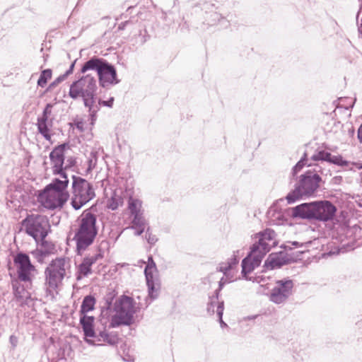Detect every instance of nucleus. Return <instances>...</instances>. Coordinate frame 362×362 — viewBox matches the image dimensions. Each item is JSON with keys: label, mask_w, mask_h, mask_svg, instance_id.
<instances>
[{"label": "nucleus", "mask_w": 362, "mask_h": 362, "mask_svg": "<svg viewBox=\"0 0 362 362\" xmlns=\"http://www.w3.org/2000/svg\"><path fill=\"white\" fill-rule=\"evenodd\" d=\"M276 233L272 229H267L259 234L257 243L253 244L250 254L242 261V274L243 276L252 272L259 267L264 256L276 245Z\"/></svg>", "instance_id": "nucleus-1"}, {"label": "nucleus", "mask_w": 362, "mask_h": 362, "mask_svg": "<svg viewBox=\"0 0 362 362\" xmlns=\"http://www.w3.org/2000/svg\"><path fill=\"white\" fill-rule=\"evenodd\" d=\"M69 183L68 177L53 179L52 182L47 185L39 194L38 201L47 209L62 208L69 197V193L67 191Z\"/></svg>", "instance_id": "nucleus-2"}, {"label": "nucleus", "mask_w": 362, "mask_h": 362, "mask_svg": "<svg viewBox=\"0 0 362 362\" xmlns=\"http://www.w3.org/2000/svg\"><path fill=\"white\" fill-rule=\"evenodd\" d=\"M96 221V216L87 211H83L79 216L73 238L78 255H81L93 243L98 234Z\"/></svg>", "instance_id": "nucleus-3"}, {"label": "nucleus", "mask_w": 362, "mask_h": 362, "mask_svg": "<svg viewBox=\"0 0 362 362\" xmlns=\"http://www.w3.org/2000/svg\"><path fill=\"white\" fill-rule=\"evenodd\" d=\"M71 259L59 257L52 259L45 270V286L49 292L57 291L62 286L64 279L71 275Z\"/></svg>", "instance_id": "nucleus-4"}, {"label": "nucleus", "mask_w": 362, "mask_h": 362, "mask_svg": "<svg viewBox=\"0 0 362 362\" xmlns=\"http://www.w3.org/2000/svg\"><path fill=\"white\" fill-rule=\"evenodd\" d=\"M239 250L233 252V255L228 259L227 262H221L217 267V271L222 272L223 276L219 281L218 289L216 291L215 295L210 298L209 302L207 305V312L209 314H214L216 313L218 315V309L219 307L224 310L223 301L218 300V292L222 289L226 284L233 281L235 279V269L239 262Z\"/></svg>", "instance_id": "nucleus-5"}, {"label": "nucleus", "mask_w": 362, "mask_h": 362, "mask_svg": "<svg viewBox=\"0 0 362 362\" xmlns=\"http://www.w3.org/2000/svg\"><path fill=\"white\" fill-rule=\"evenodd\" d=\"M321 181V177L316 173L306 172L300 176L296 187L286 195L287 203L292 204L300 199L313 196L317 192Z\"/></svg>", "instance_id": "nucleus-6"}, {"label": "nucleus", "mask_w": 362, "mask_h": 362, "mask_svg": "<svg viewBox=\"0 0 362 362\" xmlns=\"http://www.w3.org/2000/svg\"><path fill=\"white\" fill-rule=\"evenodd\" d=\"M113 309L115 314L111 324L113 327H118L121 325H130L138 308L132 298L122 295L115 300Z\"/></svg>", "instance_id": "nucleus-7"}, {"label": "nucleus", "mask_w": 362, "mask_h": 362, "mask_svg": "<svg viewBox=\"0 0 362 362\" xmlns=\"http://www.w3.org/2000/svg\"><path fill=\"white\" fill-rule=\"evenodd\" d=\"M71 189V205L76 210L82 208L95 196L92 185L86 179L76 175L72 176Z\"/></svg>", "instance_id": "nucleus-8"}, {"label": "nucleus", "mask_w": 362, "mask_h": 362, "mask_svg": "<svg viewBox=\"0 0 362 362\" xmlns=\"http://www.w3.org/2000/svg\"><path fill=\"white\" fill-rule=\"evenodd\" d=\"M22 226L25 233L36 241L42 240L46 238L49 227L47 218L40 214L28 215L23 220Z\"/></svg>", "instance_id": "nucleus-9"}, {"label": "nucleus", "mask_w": 362, "mask_h": 362, "mask_svg": "<svg viewBox=\"0 0 362 362\" xmlns=\"http://www.w3.org/2000/svg\"><path fill=\"white\" fill-rule=\"evenodd\" d=\"M97 89L96 79L87 74L71 84L69 95L74 100L79 98L83 99L96 93Z\"/></svg>", "instance_id": "nucleus-10"}, {"label": "nucleus", "mask_w": 362, "mask_h": 362, "mask_svg": "<svg viewBox=\"0 0 362 362\" xmlns=\"http://www.w3.org/2000/svg\"><path fill=\"white\" fill-rule=\"evenodd\" d=\"M68 148L67 144H60L54 147L49 155L52 174L58 175L57 178L62 179L64 176L68 177L64 166L65 150Z\"/></svg>", "instance_id": "nucleus-11"}, {"label": "nucleus", "mask_w": 362, "mask_h": 362, "mask_svg": "<svg viewBox=\"0 0 362 362\" xmlns=\"http://www.w3.org/2000/svg\"><path fill=\"white\" fill-rule=\"evenodd\" d=\"M149 296L156 299L159 294L160 284L158 270L152 257H148V264L144 270Z\"/></svg>", "instance_id": "nucleus-12"}, {"label": "nucleus", "mask_w": 362, "mask_h": 362, "mask_svg": "<svg viewBox=\"0 0 362 362\" xmlns=\"http://www.w3.org/2000/svg\"><path fill=\"white\" fill-rule=\"evenodd\" d=\"M14 262L17 267L18 279L21 281L30 283L35 276V268L31 264L28 255L18 253L14 259Z\"/></svg>", "instance_id": "nucleus-13"}, {"label": "nucleus", "mask_w": 362, "mask_h": 362, "mask_svg": "<svg viewBox=\"0 0 362 362\" xmlns=\"http://www.w3.org/2000/svg\"><path fill=\"white\" fill-rule=\"evenodd\" d=\"M293 283L291 280L284 279L276 281L272 289L269 299L274 303H284L292 293Z\"/></svg>", "instance_id": "nucleus-14"}, {"label": "nucleus", "mask_w": 362, "mask_h": 362, "mask_svg": "<svg viewBox=\"0 0 362 362\" xmlns=\"http://www.w3.org/2000/svg\"><path fill=\"white\" fill-rule=\"evenodd\" d=\"M98 76L100 85L103 88L119 83L115 68L106 60L103 64Z\"/></svg>", "instance_id": "nucleus-15"}, {"label": "nucleus", "mask_w": 362, "mask_h": 362, "mask_svg": "<svg viewBox=\"0 0 362 362\" xmlns=\"http://www.w3.org/2000/svg\"><path fill=\"white\" fill-rule=\"evenodd\" d=\"M335 212V206L329 202H314V219L327 221L333 218Z\"/></svg>", "instance_id": "nucleus-16"}, {"label": "nucleus", "mask_w": 362, "mask_h": 362, "mask_svg": "<svg viewBox=\"0 0 362 362\" xmlns=\"http://www.w3.org/2000/svg\"><path fill=\"white\" fill-rule=\"evenodd\" d=\"M99 257H101L100 254L89 255L83 258L81 264H78L76 272V280L80 281L84 277L88 276L92 274V265L96 262Z\"/></svg>", "instance_id": "nucleus-17"}, {"label": "nucleus", "mask_w": 362, "mask_h": 362, "mask_svg": "<svg viewBox=\"0 0 362 362\" xmlns=\"http://www.w3.org/2000/svg\"><path fill=\"white\" fill-rule=\"evenodd\" d=\"M292 216L306 219H314V202L303 203L291 209Z\"/></svg>", "instance_id": "nucleus-18"}, {"label": "nucleus", "mask_w": 362, "mask_h": 362, "mask_svg": "<svg viewBox=\"0 0 362 362\" xmlns=\"http://www.w3.org/2000/svg\"><path fill=\"white\" fill-rule=\"evenodd\" d=\"M95 318L93 316H88L87 315H80V324L82 326L83 331L86 337V341L92 344L93 341L91 339H88V337H95V333L93 329V323Z\"/></svg>", "instance_id": "nucleus-19"}, {"label": "nucleus", "mask_w": 362, "mask_h": 362, "mask_svg": "<svg viewBox=\"0 0 362 362\" xmlns=\"http://www.w3.org/2000/svg\"><path fill=\"white\" fill-rule=\"evenodd\" d=\"M96 93H93L90 96L83 98L84 106L88 108L91 122L93 125L96 119V113L100 110L99 102L96 103Z\"/></svg>", "instance_id": "nucleus-20"}, {"label": "nucleus", "mask_w": 362, "mask_h": 362, "mask_svg": "<svg viewBox=\"0 0 362 362\" xmlns=\"http://www.w3.org/2000/svg\"><path fill=\"white\" fill-rule=\"evenodd\" d=\"M37 127L39 133L48 141L52 139V119L40 118L37 119Z\"/></svg>", "instance_id": "nucleus-21"}, {"label": "nucleus", "mask_w": 362, "mask_h": 362, "mask_svg": "<svg viewBox=\"0 0 362 362\" xmlns=\"http://www.w3.org/2000/svg\"><path fill=\"white\" fill-rule=\"evenodd\" d=\"M105 59L98 57H93L84 63L81 68V73L85 74L88 71L94 70L98 74L104 63Z\"/></svg>", "instance_id": "nucleus-22"}, {"label": "nucleus", "mask_w": 362, "mask_h": 362, "mask_svg": "<svg viewBox=\"0 0 362 362\" xmlns=\"http://www.w3.org/2000/svg\"><path fill=\"white\" fill-rule=\"evenodd\" d=\"M128 209L132 216L144 215L142 202L139 199L130 197L128 200Z\"/></svg>", "instance_id": "nucleus-23"}, {"label": "nucleus", "mask_w": 362, "mask_h": 362, "mask_svg": "<svg viewBox=\"0 0 362 362\" xmlns=\"http://www.w3.org/2000/svg\"><path fill=\"white\" fill-rule=\"evenodd\" d=\"M95 298L90 295L84 297L80 310V315H86L87 313L94 310Z\"/></svg>", "instance_id": "nucleus-24"}, {"label": "nucleus", "mask_w": 362, "mask_h": 362, "mask_svg": "<svg viewBox=\"0 0 362 362\" xmlns=\"http://www.w3.org/2000/svg\"><path fill=\"white\" fill-rule=\"evenodd\" d=\"M284 264L280 255L278 254H271L264 263V266L268 269L279 268Z\"/></svg>", "instance_id": "nucleus-25"}, {"label": "nucleus", "mask_w": 362, "mask_h": 362, "mask_svg": "<svg viewBox=\"0 0 362 362\" xmlns=\"http://www.w3.org/2000/svg\"><path fill=\"white\" fill-rule=\"evenodd\" d=\"M74 61L70 66L69 69L62 75L57 77L52 83H51L48 87V90H52L54 88L57 86H58L61 82L64 81L66 78L71 74L73 72V69L75 64Z\"/></svg>", "instance_id": "nucleus-26"}, {"label": "nucleus", "mask_w": 362, "mask_h": 362, "mask_svg": "<svg viewBox=\"0 0 362 362\" xmlns=\"http://www.w3.org/2000/svg\"><path fill=\"white\" fill-rule=\"evenodd\" d=\"M146 225V221L144 215H137L132 216V226L128 228H145Z\"/></svg>", "instance_id": "nucleus-27"}, {"label": "nucleus", "mask_w": 362, "mask_h": 362, "mask_svg": "<svg viewBox=\"0 0 362 362\" xmlns=\"http://www.w3.org/2000/svg\"><path fill=\"white\" fill-rule=\"evenodd\" d=\"M51 69H48L42 71L37 81V85L40 87H44L47 84L48 79L51 78Z\"/></svg>", "instance_id": "nucleus-28"}, {"label": "nucleus", "mask_w": 362, "mask_h": 362, "mask_svg": "<svg viewBox=\"0 0 362 362\" xmlns=\"http://www.w3.org/2000/svg\"><path fill=\"white\" fill-rule=\"evenodd\" d=\"M327 162L333 164H336L340 166H347L349 163L348 161L344 160L340 156H332L329 153V158H328Z\"/></svg>", "instance_id": "nucleus-29"}, {"label": "nucleus", "mask_w": 362, "mask_h": 362, "mask_svg": "<svg viewBox=\"0 0 362 362\" xmlns=\"http://www.w3.org/2000/svg\"><path fill=\"white\" fill-rule=\"evenodd\" d=\"M329 158V153L325 151H320L312 156L313 160L327 161Z\"/></svg>", "instance_id": "nucleus-30"}, {"label": "nucleus", "mask_w": 362, "mask_h": 362, "mask_svg": "<svg viewBox=\"0 0 362 362\" xmlns=\"http://www.w3.org/2000/svg\"><path fill=\"white\" fill-rule=\"evenodd\" d=\"M145 238L148 242V244L151 245H153L156 244V243L158 241V238L156 235L153 234L150 228H147L146 230Z\"/></svg>", "instance_id": "nucleus-31"}, {"label": "nucleus", "mask_w": 362, "mask_h": 362, "mask_svg": "<svg viewBox=\"0 0 362 362\" xmlns=\"http://www.w3.org/2000/svg\"><path fill=\"white\" fill-rule=\"evenodd\" d=\"M122 204L120 197H112L108 204V207L112 210L117 209L119 204Z\"/></svg>", "instance_id": "nucleus-32"}, {"label": "nucleus", "mask_w": 362, "mask_h": 362, "mask_svg": "<svg viewBox=\"0 0 362 362\" xmlns=\"http://www.w3.org/2000/svg\"><path fill=\"white\" fill-rule=\"evenodd\" d=\"M13 293L16 298H23V293L25 292V289L23 286H17L16 284H13Z\"/></svg>", "instance_id": "nucleus-33"}, {"label": "nucleus", "mask_w": 362, "mask_h": 362, "mask_svg": "<svg viewBox=\"0 0 362 362\" xmlns=\"http://www.w3.org/2000/svg\"><path fill=\"white\" fill-rule=\"evenodd\" d=\"M52 104H50V103L47 104V105L45 106V109L43 110V112H42V115L40 116L39 117L40 118H47V119H49V117L52 114Z\"/></svg>", "instance_id": "nucleus-34"}, {"label": "nucleus", "mask_w": 362, "mask_h": 362, "mask_svg": "<svg viewBox=\"0 0 362 362\" xmlns=\"http://www.w3.org/2000/svg\"><path fill=\"white\" fill-rule=\"evenodd\" d=\"M305 165V158H302L297 164L293 167V174L298 173L302 168Z\"/></svg>", "instance_id": "nucleus-35"}, {"label": "nucleus", "mask_w": 362, "mask_h": 362, "mask_svg": "<svg viewBox=\"0 0 362 362\" xmlns=\"http://www.w3.org/2000/svg\"><path fill=\"white\" fill-rule=\"evenodd\" d=\"M305 165V158H302L297 164L293 167V174L298 173L302 168Z\"/></svg>", "instance_id": "nucleus-36"}, {"label": "nucleus", "mask_w": 362, "mask_h": 362, "mask_svg": "<svg viewBox=\"0 0 362 362\" xmlns=\"http://www.w3.org/2000/svg\"><path fill=\"white\" fill-rule=\"evenodd\" d=\"M64 163H65L64 169L66 171L69 168H70L76 165V159L74 157H69L67 158L66 162Z\"/></svg>", "instance_id": "nucleus-37"}, {"label": "nucleus", "mask_w": 362, "mask_h": 362, "mask_svg": "<svg viewBox=\"0 0 362 362\" xmlns=\"http://www.w3.org/2000/svg\"><path fill=\"white\" fill-rule=\"evenodd\" d=\"M223 308H221V307H219V308L218 309V315H217V316H218V321H219V322H220V325H221V327L222 328L227 327V324H226V323H225V322H223V319H222V317H223Z\"/></svg>", "instance_id": "nucleus-38"}, {"label": "nucleus", "mask_w": 362, "mask_h": 362, "mask_svg": "<svg viewBox=\"0 0 362 362\" xmlns=\"http://www.w3.org/2000/svg\"><path fill=\"white\" fill-rule=\"evenodd\" d=\"M114 98H110L108 100H102L99 99V105L100 106L102 105L103 106L111 107L113 105Z\"/></svg>", "instance_id": "nucleus-39"}, {"label": "nucleus", "mask_w": 362, "mask_h": 362, "mask_svg": "<svg viewBox=\"0 0 362 362\" xmlns=\"http://www.w3.org/2000/svg\"><path fill=\"white\" fill-rule=\"evenodd\" d=\"M133 230L135 235H141L145 230V228H126L124 230Z\"/></svg>", "instance_id": "nucleus-40"}, {"label": "nucleus", "mask_w": 362, "mask_h": 362, "mask_svg": "<svg viewBox=\"0 0 362 362\" xmlns=\"http://www.w3.org/2000/svg\"><path fill=\"white\" fill-rule=\"evenodd\" d=\"M32 254L36 257H39L40 259H42L45 256L44 252L42 250H35L33 252H32Z\"/></svg>", "instance_id": "nucleus-41"}, {"label": "nucleus", "mask_w": 362, "mask_h": 362, "mask_svg": "<svg viewBox=\"0 0 362 362\" xmlns=\"http://www.w3.org/2000/svg\"><path fill=\"white\" fill-rule=\"evenodd\" d=\"M76 127L81 132H83L84 131L83 122L82 121L77 122L76 123Z\"/></svg>", "instance_id": "nucleus-42"}, {"label": "nucleus", "mask_w": 362, "mask_h": 362, "mask_svg": "<svg viewBox=\"0 0 362 362\" xmlns=\"http://www.w3.org/2000/svg\"><path fill=\"white\" fill-rule=\"evenodd\" d=\"M358 139L361 143H362V124L358 129Z\"/></svg>", "instance_id": "nucleus-43"}, {"label": "nucleus", "mask_w": 362, "mask_h": 362, "mask_svg": "<svg viewBox=\"0 0 362 362\" xmlns=\"http://www.w3.org/2000/svg\"><path fill=\"white\" fill-rule=\"evenodd\" d=\"M212 16L214 17V21L218 20V21L221 19H223V18H221V15L217 13H214V14H212Z\"/></svg>", "instance_id": "nucleus-44"}, {"label": "nucleus", "mask_w": 362, "mask_h": 362, "mask_svg": "<svg viewBox=\"0 0 362 362\" xmlns=\"http://www.w3.org/2000/svg\"><path fill=\"white\" fill-rule=\"evenodd\" d=\"M129 23V21H125L124 23H122L119 25V29H124L125 25Z\"/></svg>", "instance_id": "nucleus-45"}, {"label": "nucleus", "mask_w": 362, "mask_h": 362, "mask_svg": "<svg viewBox=\"0 0 362 362\" xmlns=\"http://www.w3.org/2000/svg\"><path fill=\"white\" fill-rule=\"evenodd\" d=\"M10 341L15 346V342L16 341V337L13 336V335L11 336L10 337Z\"/></svg>", "instance_id": "nucleus-46"}, {"label": "nucleus", "mask_w": 362, "mask_h": 362, "mask_svg": "<svg viewBox=\"0 0 362 362\" xmlns=\"http://www.w3.org/2000/svg\"><path fill=\"white\" fill-rule=\"evenodd\" d=\"M101 337H103L105 339V337H107V334H105V333H101Z\"/></svg>", "instance_id": "nucleus-47"}, {"label": "nucleus", "mask_w": 362, "mask_h": 362, "mask_svg": "<svg viewBox=\"0 0 362 362\" xmlns=\"http://www.w3.org/2000/svg\"><path fill=\"white\" fill-rule=\"evenodd\" d=\"M148 297L151 298V301H149V302H148V304H151V301H152L153 299H152L149 296H148Z\"/></svg>", "instance_id": "nucleus-48"}, {"label": "nucleus", "mask_w": 362, "mask_h": 362, "mask_svg": "<svg viewBox=\"0 0 362 362\" xmlns=\"http://www.w3.org/2000/svg\"><path fill=\"white\" fill-rule=\"evenodd\" d=\"M148 297L151 298V301H149V302H148V304H151V301H152L153 299H152L149 296H148Z\"/></svg>", "instance_id": "nucleus-49"}, {"label": "nucleus", "mask_w": 362, "mask_h": 362, "mask_svg": "<svg viewBox=\"0 0 362 362\" xmlns=\"http://www.w3.org/2000/svg\"><path fill=\"white\" fill-rule=\"evenodd\" d=\"M293 245H298V243H297V242H293Z\"/></svg>", "instance_id": "nucleus-50"}]
</instances>
